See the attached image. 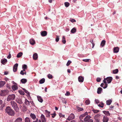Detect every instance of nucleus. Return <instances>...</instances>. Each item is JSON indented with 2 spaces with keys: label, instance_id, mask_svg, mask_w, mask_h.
I'll list each match as a JSON object with an SVG mask.
<instances>
[{
  "label": "nucleus",
  "instance_id": "1",
  "mask_svg": "<svg viewBox=\"0 0 122 122\" xmlns=\"http://www.w3.org/2000/svg\"><path fill=\"white\" fill-rule=\"evenodd\" d=\"M112 80V77H108L106 78H105L103 81L105 85L102 83L101 84V86L104 89L106 88L108 84L106 82V81H107L108 83H109L111 82Z\"/></svg>",
  "mask_w": 122,
  "mask_h": 122
},
{
  "label": "nucleus",
  "instance_id": "2",
  "mask_svg": "<svg viewBox=\"0 0 122 122\" xmlns=\"http://www.w3.org/2000/svg\"><path fill=\"white\" fill-rule=\"evenodd\" d=\"M5 111L6 113L10 116H13L15 114L14 111L9 106L6 107Z\"/></svg>",
  "mask_w": 122,
  "mask_h": 122
},
{
  "label": "nucleus",
  "instance_id": "3",
  "mask_svg": "<svg viewBox=\"0 0 122 122\" xmlns=\"http://www.w3.org/2000/svg\"><path fill=\"white\" fill-rule=\"evenodd\" d=\"M11 105L12 107L16 112H18L19 110V108L16 103L15 102L12 101L10 102Z\"/></svg>",
  "mask_w": 122,
  "mask_h": 122
},
{
  "label": "nucleus",
  "instance_id": "4",
  "mask_svg": "<svg viewBox=\"0 0 122 122\" xmlns=\"http://www.w3.org/2000/svg\"><path fill=\"white\" fill-rule=\"evenodd\" d=\"M15 95L14 94L9 95L7 97V100L8 101H10L14 100L15 98Z\"/></svg>",
  "mask_w": 122,
  "mask_h": 122
},
{
  "label": "nucleus",
  "instance_id": "5",
  "mask_svg": "<svg viewBox=\"0 0 122 122\" xmlns=\"http://www.w3.org/2000/svg\"><path fill=\"white\" fill-rule=\"evenodd\" d=\"M8 92V91L7 90H1L0 92V96H5L7 94Z\"/></svg>",
  "mask_w": 122,
  "mask_h": 122
},
{
  "label": "nucleus",
  "instance_id": "6",
  "mask_svg": "<svg viewBox=\"0 0 122 122\" xmlns=\"http://www.w3.org/2000/svg\"><path fill=\"white\" fill-rule=\"evenodd\" d=\"M75 118V116L73 114H71L69 116L68 118H67V120L70 121Z\"/></svg>",
  "mask_w": 122,
  "mask_h": 122
},
{
  "label": "nucleus",
  "instance_id": "7",
  "mask_svg": "<svg viewBox=\"0 0 122 122\" xmlns=\"http://www.w3.org/2000/svg\"><path fill=\"white\" fill-rule=\"evenodd\" d=\"M109 120V118L106 116H103L102 119L103 122H107Z\"/></svg>",
  "mask_w": 122,
  "mask_h": 122
},
{
  "label": "nucleus",
  "instance_id": "8",
  "mask_svg": "<svg viewBox=\"0 0 122 122\" xmlns=\"http://www.w3.org/2000/svg\"><path fill=\"white\" fill-rule=\"evenodd\" d=\"M94 122H100V119L98 117V116L96 115L94 117Z\"/></svg>",
  "mask_w": 122,
  "mask_h": 122
},
{
  "label": "nucleus",
  "instance_id": "9",
  "mask_svg": "<svg viewBox=\"0 0 122 122\" xmlns=\"http://www.w3.org/2000/svg\"><path fill=\"white\" fill-rule=\"evenodd\" d=\"M41 119L42 122H46V120L45 117L43 114L41 115Z\"/></svg>",
  "mask_w": 122,
  "mask_h": 122
},
{
  "label": "nucleus",
  "instance_id": "10",
  "mask_svg": "<svg viewBox=\"0 0 122 122\" xmlns=\"http://www.w3.org/2000/svg\"><path fill=\"white\" fill-rule=\"evenodd\" d=\"M16 101L19 104H21L23 103L21 99L19 97L16 99Z\"/></svg>",
  "mask_w": 122,
  "mask_h": 122
},
{
  "label": "nucleus",
  "instance_id": "11",
  "mask_svg": "<svg viewBox=\"0 0 122 122\" xmlns=\"http://www.w3.org/2000/svg\"><path fill=\"white\" fill-rule=\"evenodd\" d=\"M91 117L89 115H87L84 119V120L85 122H88V120L90 119Z\"/></svg>",
  "mask_w": 122,
  "mask_h": 122
},
{
  "label": "nucleus",
  "instance_id": "12",
  "mask_svg": "<svg viewBox=\"0 0 122 122\" xmlns=\"http://www.w3.org/2000/svg\"><path fill=\"white\" fill-rule=\"evenodd\" d=\"M18 66V64L16 63L14 65L13 67V71L14 72H16L17 70V67Z\"/></svg>",
  "mask_w": 122,
  "mask_h": 122
},
{
  "label": "nucleus",
  "instance_id": "13",
  "mask_svg": "<svg viewBox=\"0 0 122 122\" xmlns=\"http://www.w3.org/2000/svg\"><path fill=\"white\" fill-rule=\"evenodd\" d=\"M41 35L42 36H45L47 35V32L46 31H41Z\"/></svg>",
  "mask_w": 122,
  "mask_h": 122
},
{
  "label": "nucleus",
  "instance_id": "14",
  "mask_svg": "<svg viewBox=\"0 0 122 122\" xmlns=\"http://www.w3.org/2000/svg\"><path fill=\"white\" fill-rule=\"evenodd\" d=\"M87 115L88 113L87 112H86L84 114L81 115L80 117V120H82L83 117H84L86 115Z\"/></svg>",
  "mask_w": 122,
  "mask_h": 122
},
{
  "label": "nucleus",
  "instance_id": "15",
  "mask_svg": "<svg viewBox=\"0 0 122 122\" xmlns=\"http://www.w3.org/2000/svg\"><path fill=\"white\" fill-rule=\"evenodd\" d=\"M119 48L118 47H114L113 48V52L114 53H117L119 52Z\"/></svg>",
  "mask_w": 122,
  "mask_h": 122
},
{
  "label": "nucleus",
  "instance_id": "16",
  "mask_svg": "<svg viewBox=\"0 0 122 122\" xmlns=\"http://www.w3.org/2000/svg\"><path fill=\"white\" fill-rule=\"evenodd\" d=\"M5 83L6 82L5 81H0V88L3 87Z\"/></svg>",
  "mask_w": 122,
  "mask_h": 122
},
{
  "label": "nucleus",
  "instance_id": "17",
  "mask_svg": "<svg viewBox=\"0 0 122 122\" xmlns=\"http://www.w3.org/2000/svg\"><path fill=\"white\" fill-rule=\"evenodd\" d=\"M22 118L19 117L15 119L14 122H22Z\"/></svg>",
  "mask_w": 122,
  "mask_h": 122
},
{
  "label": "nucleus",
  "instance_id": "18",
  "mask_svg": "<svg viewBox=\"0 0 122 122\" xmlns=\"http://www.w3.org/2000/svg\"><path fill=\"white\" fill-rule=\"evenodd\" d=\"M84 78L81 76H79L78 77V80L79 82H82L83 81Z\"/></svg>",
  "mask_w": 122,
  "mask_h": 122
},
{
  "label": "nucleus",
  "instance_id": "19",
  "mask_svg": "<svg viewBox=\"0 0 122 122\" xmlns=\"http://www.w3.org/2000/svg\"><path fill=\"white\" fill-rule=\"evenodd\" d=\"M33 58L34 60H36L38 58V54L36 53L34 54L33 56Z\"/></svg>",
  "mask_w": 122,
  "mask_h": 122
},
{
  "label": "nucleus",
  "instance_id": "20",
  "mask_svg": "<svg viewBox=\"0 0 122 122\" xmlns=\"http://www.w3.org/2000/svg\"><path fill=\"white\" fill-rule=\"evenodd\" d=\"M30 117L34 120L36 119V117L35 115L34 114L31 113L30 114Z\"/></svg>",
  "mask_w": 122,
  "mask_h": 122
},
{
  "label": "nucleus",
  "instance_id": "21",
  "mask_svg": "<svg viewBox=\"0 0 122 122\" xmlns=\"http://www.w3.org/2000/svg\"><path fill=\"white\" fill-rule=\"evenodd\" d=\"M30 43L32 45H34L35 43V41L33 39H30Z\"/></svg>",
  "mask_w": 122,
  "mask_h": 122
},
{
  "label": "nucleus",
  "instance_id": "22",
  "mask_svg": "<svg viewBox=\"0 0 122 122\" xmlns=\"http://www.w3.org/2000/svg\"><path fill=\"white\" fill-rule=\"evenodd\" d=\"M102 91V88L101 87H99L97 89V93L98 94H100L101 93Z\"/></svg>",
  "mask_w": 122,
  "mask_h": 122
},
{
  "label": "nucleus",
  "instance_id": "23",
  "mask_svg": "<svg viewBox=\"0 0 122 122\" xmlns=\"http://www.w3.org/2000/svg\"><path fill=\"white\" fill-rule=\"evenodd\" d=\"M106 43V41L105 40H102L101 44V46L102 47H103L104 46L105 44Z\"/></svg>",
  "mask_w": 122,
  "mask_h": 122
},
{
  "label": "nucleus",
  "instance_id": "24",
  "mask_svg": "<svg viewBox=\"0 0 122 122\" xmlns=\"http://www.w3.org/2000/svg\"><path fill=\"white\" fill-rule=\"evenodd\" d=\"M7 61V60L6 59L3 60L2 59L1 61V63L3 64H6Z\"/></svg>",
  "mask_w": 122,
  "mask_h": 122
},
{
  "label": "nucleus",
  "instance_id": "25",
  "mask_svg": "<svg viewBox=\"0 0 122 122\" xmlns=\"http://www.w3.org/2000/svg\"><path fill=\"white\" fill-rule=\"evenodd\" d=\"M20 81L22 83L24 84L27 82V80L25 79H22Z\"/></svg>",
  "mask_w": 122,
  "mask_h": 122
},
{
  "label": "nucleus",
  "instance_id": "26",
  "mask_svg": "<svg viewBox=\"0 0 122 122\" xmlns=\"http://www.w3.org/2000/svg\"><path fill=\"white\" fill-rule=\"evenodd\" d=\"M112 101L111 100H109L106 101V104L107 105H110L112 102Z\"/></svg>",
  "mask_w": 122,
  "mask_h": 122
},
{
  "label": "nucleus",
  "instance_id": "27",
  "mask_svg": "<svg viewBox=\"0 0 122 122\" xmlns=\"http://www.w3.org/2000/svg\"><path fill=\"white\" fill-rule=\"evenodd\" d=\"M45 81V79L43 78L41 79L39 81V83L41 84L44 83Z\"/></svg>",
  "mask_w": 122,
  "mask_h": 122
},
{
  "label": "nucleus",
  "instance_id": "28",
  "mask_svg": "<svg viewBox=\"0 0 122 122\" xmlns=\"http://www.w3.org/2000/svg\"><path fill=\"white\" fill-rule=\"evenodd\" d=\"M37 98L38 101L41 102H43V100L41 98V97L38 96Z\"/></svg>",
  "mask_w": 122,
  "mask_h": 122
},
{
  "label": "nucleus",
  "instance_id": "29",
  "mask_svg": "<svg viewBox=\"0 0 122 122\" xmlns=\"http://www.w3.org/2000/svg\"><path fill=\"white\" fill-rule=\"evenodd\" d=\"M118 72V69H116L113 71L112 73L113 74H116Z\"/></svg>",
  "mask_w": 122,
  "mask_h": 122
},
{
  "label": "nucleus",
  "instance_id": "30",
  "mask_svg": "<svg viewBox=\"0 0 122 122\" xmlns=\"http://www.w3.org/2000/svg\"><path fill=\"white\" fill-rule=\"evenodd\" d=\"M103 112L106 115H107V116H110V113L108 111H103Z\"/></svg>",
  "mask_w": 122,
  "mask_h": 122
},
{
  "label": "nucleus",
  "instance_id": "31",
  "mask_svg": "<svg viewBox=\"0 0 122 122\" xmlns=\"http://www.w3.org/2000/svg\"><path fill=\"white\" fill-rule=\"evenodd\" d=\"M12 88L14 90H15L18 89L17 86L15 85H13L12 86Z\"/></svg>",
  "mask_w": 122,
  "mask_h": 122
},
{
  "label": "nucleus",
  "instance_id": "32",
  "mask_svg": "<svg viewBox=\"0 0 122 122\" xmlns=\"http://www.w3.org/2000/svg\"><path fill=\"white\" fill-rule=\"evenodd\" d=\"M46 117H49L50 116V112L48 111L47 110H46Z\"/></svg>",
  "mask_w": 122,
  "mask_h": 122
},
{
  "label": "nucleus",
  "instance_id": "33",
  "mask_svg": "<svg viewBox=\"0 0 122 122\" xmlns=\"http://www.w3.org/2000/svg\"><path fill=\"white\" fill-rule=\"evenodd\" d=\"M76 31V28L74 27L71 30V32L72 33H74Z\"/></svg>",
  "mask_w": 122,
  "mask_h": 122
},
{
  "label": "nucleus",
  "instance_id": "34",
  "mask_svg": "<svg viewBox=\"0 0 122 122\" xmlns=\"http://www.w3.org/2000/svg\"><path fill=\"white\" fill-rule=\"evenodd\" d=\"M62 42L64 44H65L66 42V41L65 38V37L64 36H63L62 37Z\"/></svg>",
  "mask_w": 122,
  "mask_h": 122
},
{
  "label": "nucleus",
  "instance_id": "35",
  "mask_svg": "<svg viewBox=\"0 0 122 122\" xmlns=\"http://www.w3.org/2000/svg\"><path fill=\"white\" fill-rule=\"evenodd\" d=\"M100 104H98V106L102 108L103 107L104 105L103 103L102 102H100Z\"/></svg>",
  "mask_w": 122,
  "mask_h": 122
},
{
  "label": "nucleus",
  "instance_id": "36",
  "mask_svg": "<svg viewBox=\"0 0 122 122\" xmlns=\"http://www.w3.org/2000/svg\"><path fill=\"white\" fill-rule=\"evenodd\" d=\"M22 53L21 52H19L17 55V57L18 58H19L22 55Z\"/></svg>",
  "mask_w": 122,
  "mask_h": 122
},
{
  "label": "nucleus",
  "instance_id": "37",
  "mask_svg": "<svg viewBox=\"0 0 122 122\" xmlns=\"http://www.w3.org/2000/svg\"><path fill=\"white\" fill-rule=\"evenodd\" d=\"M30 102L27 99H25V104L27 105H30Z\"/></svg>",
  "mask_w": 122,
  "mask_h": 122
},
{
  "label": "nucleus",
  "instance_id": "38",
  "mask_svg": "<svg viewBox=\"0 0 122 122\" xmlns=\"http://www.w3.org/2000/svg\"><path fill=\"white\" fill-rule=\"evenodd\" d=\"M25 122H30L29 118L28 117H26L25 119Z\"/></svg>",
  "mask_w": 122,
  "mask_h": 122
},
{
  "label": "nucleus",
  "instance_id": "39",
  "mask_svg": "<svg viewBox=\"0 0 122 122\" xmlns=\"http://www.w3.org/2000/svg\"><path fill=\"white\" fill-rule=\"evenodd\" d=\"M76 107L78 111H81L83 110V109L82 108L78 106H77Z\"/></svg>",
  "mask_w": 122,
  "mask_h": 122
},
{
  "label": "nucleus",
  "instance_id": "40",
  "mask_svg": "<svg viewBox=\"0 0 122 122\" xmlns=\"http://www.w3.org/2000/svg\"><path fill=\"white\" fill-rule=\"evenodd\" d=\"M90 42L92 44V48H93L95 46V44L93 42V40H90Z\"/></svg>",
  "mask_w": 122,
  "mask_h": 122
},
{
  "label": "nucleus",
  "instance_id": "41",
  "mask_svg": "<svg viewBox=\"0 0 122 122\" xmlns=\"http://www.w3.org/2000/svg\"><path fill=\"white\" fill-rule=\"evenodd\" d=\"M20 74L23 75H24V74L25 75H26V72H24L22 70H21V71L20 72Z\"/></svg>",
  "mask_w": 122,
  "mask_h": 122
},
{
  "label": "nucleus",
  "instance_id": "42",
  "mask_svg": "<svg viewBox=\"0 0 122 122\" xmlns=\"http://www.w3.org/2000/svg\"><path fill=\"white\" fill-rule=\"evenodd\" d=\"M22 89L25 93L27 94L28 95H30V93L27 90H26L24 88H23Z\"/></svg>",
  "mask_w": 122,
  "mask_h": 122
},
{
  "label": "nucleus",
  "instance_id": "43",
  "mask_svg": "<svg viewBox=\"0 0 122 122\" xmlns=\"http://www.w3.org/2000/svg\"><path fill=\"white\" fill-rule=\"evenodd\" d=\"M66 7H68L70 5V3L68 2H66L64 3Z\"/></svg>",
  "mask_w": 122,
  "mask_h": 122
},
{
  "label": "nucleus",
  "instance_id": "44",
  "mask_svg": "<svg viewBox=\"0 0 122 122\" xmlns=\"http://www.w3.org/2000/svg\"><path fill=\"white\" fill-rule=\"evenodd\" d=\"M47 76L48 78L50 79H51L52 78L53 76H52L50 74H49L47 75Z\"/></svg>",
  "mask_w": 122,
  "mask_h": 122
},
{
  "label": "nucleus",
  "instance_id": "45",
  "mask_svg": "<svg viewBox=\"0 0 122 122\" xmlns=\"http://www.w3.org/2000/svg\"><path fill=\"white\" fill-rule=\"evenodd\" d=\"M85 103L86 105H88L90 103V101L89 100H87L85 101Z\"/></svg>",
  "mask_w": 122,
  "mask_h": 122
},
{
  "label": "nucleus",
  "instance_id": "46",
  "mask_svg": "<svg viewBox=\"0 0 122 122\" xmlns=\"http://www.w3.org/2000/svg\"><path fill=\"white\" fill-rule=\"evenodd\" d=\"M22 67L23 69H26L27 68V66L25 64H24L22 66Z\"/></svg>",
  "mask_w": 122,
  "mask_h": 122
},
{
  "label": "nucleus",
  "instance_id": "47",
  "mask_svg": "<svg viewBox=\"0 0 122 122\" xmlns=\"http://www.w3.org/2000/svg\"><path fill=\"white\" fill-rule=\"evenodd\" d=\"M71 61L70 60L68 61L66 64V65L67 66H69L70 64L71 63Z\"/></svg>",
  "mask_w": 122,
  "mask_h": 122
},
{
  "label": "nucleus",
  "instance_id": "48",
  "mask_svg": "<svg viewBox=\"0 0 122 122\" xmlns=\"http://www.w3.org/2000/svg\"><path fill=\"white\" fill-rule=\"evenodd\" d=\"M93 112L95 113H97L99 112V110H97L94 109L93 110Z\"/></svg>",
  "mask_w": 122,
  "mask_h": 122
},
{
  "label": "nucleus",
  "instance_id": "49",
  "mask_svg": "<svg viewBox=\"0 0 122 122\" xmlns=\"http://www.w3.org/2000/svg\"><path fill=\"white\" fill-rule=\"evenodd\" d=\"M19 92L21 95H24V92L20 90L19 91Z\"/></svg>",
  "mask_w": 122,
  "mask_h": 122
},
{
  "label": "nucleus",
  "instance_id": "50",
  "mask_svg": "<svg viewBox=\"0 0 122 122\" xmlns=\"http://www.w3.org/2000/svg\"><path fill=\"white\" fill-rule=\"evenodd\" d=\"M59 36H56V42H58L59 41Z\"/></svg>",
  "mask_w": 122,
  "mask_h": 122
},
{
  "label": "nucleus",
  "instance_id": "51",
  "mask_svg": "<svg viewBox=\"0 0 122 122\" xmlns=\"http://www.w3.org/2000/svg\"><path fill=\"white\" fill-rule=\"evenodd\" d=\"M51 115H52V117L53 118H54L56 115V114L55 112L53 114H51Z\"/></svg>",
  "mask_w": 122,
  "mask_h": 122
},
{
  "label": "nucleus",
  "instance_id": "52",
  "mask_svg": "<svg viewBox=\"0 0 122 122\" xmlns=\"http://www.w3.org/2000/svg\"><path fill=\"white\" fill-rule=\"evenodd\" d=\"M90 59H83L82 61H83L85 62H89L90 61Z\"/></svg>",
  "mask_w": 122,
  "mask_h": 122
},
{
  "label": "nucleus",
  "instance_id": "53",
  "mask_svg": "<svg viewBox=\"0 0 122 122\" xmlns=\"http://www.w3.org/2000/svg\"><path fill=\"white\" fill-rule=\"evenodd\" d=\"M59 115L60 117H64L65 115H63L61 113H59Z\"/></svg>",
  "mask_w": 122,
  "mask_h": 122
},
{
  "label": "nucleus",
  "instance_id": "54",
  "mask_svg": "<svg viewBox=\"0 0 122 122\" xmlns=\"http://www.w3.org/2000/svg\"><path fill=\"white\" fill-rule=\"evenodd\" d=\"M9 55L7 56V58L8 59H10L11 57V55L10 52H9Z\"/></svg>",
  "mask_w": 122,
  "mask_h": 122
},
{
  "label": "nucleus",
  "instance_id": "55",
  "mask_svg": "<svg viewBox=\"0 0 122 122\" xmlns=\"http://www.w3.org/2000/svg\"><path fill=\"white\" fill-rule=\"evenodd\" d=\"M65 95L68 96L70 95V93L68 91H67L65 94Z\"/></svg>",
  "mask_w": 122,
  "mask_h": 122
},
{
  "label": "nucleus",
  "instance_id": "56",
  "mask_svg": "<svg viewBox=\"0 0 122 122\" xmlns=\"http://www.w3.org/2000/svg\"><path fill=\"white\" fill-rule=\"evenodd\" d=\"M101 79L99 77H98L97 79V81L98 82H99L101 81Z\"/></svg>",
  "mask_w": 122,
  "mask_h": 122
},
{
  "label": "nucleus",
  "instance_id": "57",
  "mask_svg": "<svg viewBox=\"0 0 122 122\" xmlns=\"http://www.w3.org/2000/svg\"><path fill=\"white\" fill-rule=\"evenodd\" d=\"M70 21L72 23L75 22L76 21V20L74 19H72L70 20Z\"/></svg>",
  "mask_w": 122,
  "mask_h": 122
},
{
  "label": "nucleus",
  "instance_id": "58",
  "mask_svg": "<svg viewBox=\"0 0 122 122\" xmlns=\"http://www.w3.org/2000/svg\"><path fill=\"white\" fill-rule=\"evenodd\" d=\"M95 102L97 104H98L99 102V100H98L96 99H95Z\"/></svg>",
  "mask_w": 122,
  "mask_h": 122
},
{
  "label": "nucleus",
  "instance_id": "59",
  "mask_svg": "<svg viewBox=\"0 0 122 122\" xmlns=\"http://www.w3.org/2000/svg\"><path fill=\"white\" fill-rule=\"evenodd\" d=\"M30 103L32 104V105L33 106L35 105V104L34 103V102L33 101H30Z\"/></svg>",
  "mask_w": 122,
  "mask_h": 122
},
{
  "label": "nucleus",
  "instance_id": "60",
  "mask_svg": "<svg viewBox=\"0 0 122 122\" xmlns=\"http://www.w3.org/2000/svg\"><path fill=\"white\" fill-rule=\"evenodd\" d=\"M63 102H64V103L66 104V101H65V99H63L62 100Z\"/></svg>",
  "mask_w": 122,
  "mask_h": 122
},
{
  "label": "nucleus",
  "instance_id": "61",
  "mask_svg": "<svg viewBox=\"0 0 122 122\" xmlns=\"http://www.w3.org/2000/svg\"><path fill=\"white\" fill-rule=\"evenodd\" d=\"M87 122H93V121L92 119H90L88 120Z\"/></svg>",
  "mask_w": 122,
  "mask_h": 122
},
{
  "label": "nucleus",
  "instance_id": "62",
  "mask_svg": "<svg viewBox=\"0 0 122 122\" xmlns=\"http://www.w3.org/2000/svg\"><path fill=\"white\" fill-rule=\"evenodd\" d=\"M113 107H114V106H113L112 105L110 106V110H111V109H113Z\"/></svg>",
  "mask_w": 122,
  "mask_h": 122
},
{
  "label": "nucleus",
  "instance_id": "63",
  "mask_svg": "<svg viewBox=\"0 0 122 122\" xmlns=\"http://www.w3.org/2000/svg\"><path fill=\"white\" fill-rule=\"evenodd\" d=\"M38 118H36V120L35 121H34L33 122H38Z\"/></svg>",
  "mask_w": 122,
  "mask_h": 122
},
{
  "label": "nucleus",
  "instance_id": "64",
  "mask_svg": "<svg viewBox=\"0 0 122 122\" xmlns=\"http://www.w3.org/2000/svg\"><path fill=\"white\" fill-rule=\"evenodd\" d=\"M8 72L7 71H5L4 72V74L5 75H6L8 74Z\"/></svg>",
  "mask_w": 122,
  "mask_h": 122
}]
</instances>
